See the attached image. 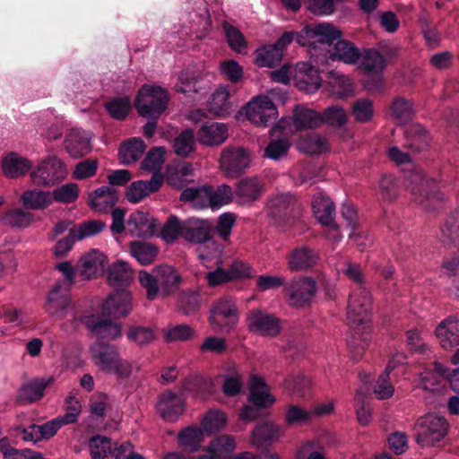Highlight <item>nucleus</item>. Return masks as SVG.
Segmentation results:
<instances>
[{"label": "nucleus", "instance_id": "6", "mask_svg": "<svg viewBox=\"0 0 459 459\" xmlns=\"http://www.w3.org/2000/svg\"><path fill=\"white\" fill-rule=\"evenodd\" d=\"M283 292L289 305L296 308L309 307L316 294V282L306 275L292 277L283 285Z\"/></svg>", "mask_w": 459, "mask_h": 459}, {"label": "nucleus", "instance_id": "52", "mask_svg": "<svg viewBox=\"0 0 459 459\" xmlns=\"http://www.w3.org/2000/svg\"><path fill=\"white\" fill-rule=\"evenodd\" d=\"M222 28L230 48L239 54L247 53V41L241 31L227 22H222Z\"/></svg>", "mask_w": 459, "mask_h": 459}, {"label": "nucleus", "instance_id": "26", "mask_svg": "<svg viewBox=\"0 0 459 459\" xmlns=\"http://www.w3.org/2000/svg\"><path fill=\"white\" fill-rule=\"evenodd\" d=\"M229 136L228 127L225 124L212 122L204 123L197 132L200 143L206 146H217L223 143Z\"/></svg>", "mask_w": 459, "mask_h": 459}, {"label": "nucleus", "instance_id": "37", "mask_svg": "<svg viewBox=\"0 0 459 459\" xmlns=\"http://www.w3.org/2000/svg\"><path fill=\"white\" fill-rule=\"evenodd\" d=\"M295 131L314 129L321 126L319 113L302 105H296L292 114Z\"/></svg>", "mask_w": 459, "mask_h": 459}, {"label": "nucleus", "instance_id": "27", "mask_svg": "<svg viewBox=\"0 0 459 459\" xmlns=\"http://www.w3.org/2000/svg\"><path fill=\"white\" fill-rule=\"evenodd\" d=\"M127 228L133 236L143 238H151L156 229L155 220L149 213L137 211L129 216Z\"/></svg>", "mask_w": 459, "mask_h": 459}, {"label": "nucleus", "instance_id": "21", "mask_svg": "<svg viewBox=\"0 0 459 459\" xmlns=\"http://www.w3.org/2000/svg\"><path fill=\"white\" fill-rule=\"evenodd\" d=\"M183 238L188 242L203 244L212 240V226L208 221L188 218L184 221Z\"/></svg>", "mask_w": 459, "mask_h": 459}, {"label": "nucleus", "instance_id": "34", "mask_svg": "<svg viewBox=\"0 0 459 459\" xmlns=\"http://www.w3.org/2000/svg\"><path fill=\"white\" fill-rule=\"evenodd\" d=\"M404 146L412 152H420L428 148L430 140L427 130L419 124L411 125L403 132Z\"/></svg>", "mask_w": 459, "mask_h": 459}, {"label": "nucleus", "instance_id": "22", "mask_svg": "<svg viewBox=\"0 0 459 459\" xmlns=\"http://www.w3.org/2000/svg\"><path fill=\"white\" fill-rule=\"evenodd\" d=\"M262 190L263 185L257 178H244L233 190L235 201L240 205L249 204L260 197Z\"/></svg>", "mask_w": 459, "mask_h": 459}, {"label": "nucleus", "instance_id": "35", "mask_svg": "<svg viewBox=\"0 0 459 459\" xmlns=\"http://www.w3.org/2000/svg\"><path fill=\"white\" fill-rule=\"evenodd\" d=\"M133 280V272L129 264L118 261L108 267V282L115 290H125Z\"/></svg>", "mask_w": 459, "mask_h": 459}, {"label": "nucleus", "instance_id": "46", "mask_svg": "<svg viewBox=\"0 0 459 459\" xmlns=\"http://www.w3.org/2000/svg\"><path fill=\"white\" fill-rule=\"evenodd\" d=\"M282 56V49L272 44L257 49L255 61L260 67H273L281 61Z\"/></svg>", "mask_w": 459, "mask_h": 459}, {"label": "nucleus", "instance_id": "48", "mask_svg": "<svg viewBox=\"0 0 459 459\" xmlns=\"http://www.w3.org/2000/svg\"><path fill=\"white\" fill-rule=\"evenodd\" d=\"M440 241L446 247H450L459 241V210L453 212L441 229Z\"/></svg>", "mask_w": 459, "mask_h": 459}, {"label": "nucleus", "instance_id": "63", "mask_svg": "<svg viewBox=\"0 0 459 459\" xmlns=\"http://www.w3.org/2000/svg\"><path fill=\"white\" fill-rule=\"evenodd\" d=\"M165 149L163 147H154L151 149L143 160L142 161L141 168L148 171L160 170L164 162Z\"/></svg>", "mask_w": 459, "mask_h": 459}, {"label": "nucleus", "instance_id": "20", "mask_svg": "<svg viewBox=\"0 0 459 459\" xmlns=\"http://www.w3.org/2000/svg\"><path fill=\"white\" fill-rule=\"evenodd\" d=\"M54 381V377L34 378L23 383L18 390L16 403L22 405L32 403L40 400L44 396L46 387Z\"/></svg>", "mask_w": 459, "mask_h": 459}, {"label": "nucleus", "instance_id": "42", "mask_svg": "<svg viewBox=\"0 0 459 459\" xmlns=\"http://www.w3.org/2000/svg\"><path fill=\"white\" fill-rule=\"evenodd\" d=\"M390 113L397 124L403 125L412 118L415 110L411 100L398 96L390 105Z\"/></svg>", "mask_w": 459, "mask_h": 459}, {"label": "nucleus", "instance_id": "10", "mask_svg": "<svg viewBox=\"0 0 459 459\" xmlns=\"http://www.w3.org/2000/svg\"><path fill=\"white\" fill-rule=\"evenodd\" d=\"M246 323L250 333L262 337L274 338L281 331L280 319L273 314L259 308L247 313Z\"/></svg>", "mask_w": 459, "mask_h": 459}, {"label": "nucleus", "instance_id": "28", "mask_svg": "<svg viewBox=\"0 0 459 459\" xmlns=\"http://www.w3.org/2000/svg\"><path fill=\"white\" fill-rule=\"evenodd\" d=\"M90 350L96 365L107 372L112 368L120 355L117 348L108 342H98L92 344Z\"/></svg>", "mask_w": 459, "mask_h": 459}, {"label": "nucleus", "instance_id": "16", "mask_svg": "<svg viewBox=\"0 0 459 459\" xmlns=\"http://www.w3.org/2000/svg\"><path fill=\"white\" fill-rule=\"evenodd\" d=\"M64 147L73 159L82 158L92 150L91 137L83 130L71 129L65 137Z\"/></svg>", "mask_w": 459, "mask_h": 459}, {"label": "nucleus", "instance_id": "31", "mask_svg": "<svg viewBox=\"0 0 459 459\" xmlns=\"http://www.w3.org/2000/svg\"><path fill=\"white\" fill-rule=\"evenodd\" d=\"M436 335L445 350L459 345V319L446 318L436 328Z\"/></svg>", "mask_w": 459, "mask_h": 459}, {"label": "nucleus", "instance_id": "33", "mask_svg": "<svg viewBox=\"0 0 459 459\" xmlns=\"http://www.w3.org/2000/svg\"><path fill=\"white\" fill-rule=\"evenodd\" d=\"M155 277L157 278L160 294L169 296L173 293L182 282V278L178 272L172 266L162 264L154 267Z\"/></svg>", "mask_w": 459, "mask_h": 459}, {"label": "nucleus", "instance_id": "29", "mask_svg": "<svg viewBox=\"0 0 459 459\" xmlns=\"http://www.w3.org/2000/svg\"><path fill=\"white\" fill-rule=\"evenodd\" d=\"M281 434V428L272 421H263L257 424L251 433V443L257 448L278 440Z\"/></svg>", "mask_w": 459, "mask_h": 459}, {"label": "nucleus", "instance_id": "8", "mask_svg": "<svg viewBox=\"0 0 459 459\" xmlns=\"http://www.w3.org/2000/svg\"><path fill=\"white\" fill-rule=\"evenodd\" d=\"M252 162V152L242 146H229L222 150L220 168L228 178L242 175Z\"/></svg>", "mask_w": 459, "mask_h": 459}, {"label": "nucleus", "instance_id": "64", "mask_svg": "<svg viewBox=\"0 0 459 459\" xmlns=\"http://www.w3.org/2000/svg\"><path fill=\"white\" fill-rule=\"evenodd\" d=\"M212 383L210 380L198 376H190L186 377L182 383L181 393L191 392L194 394H203L208 392L211 388Z\"/></svg>", "mask_w": 459, "mask_h": 459}, {"label": "nucleus", "instance_id": "50", "mask_svg": "<svg viewBox=\"0 0 459 459\" xmlns=\"http://www.w3.org/2000/svg\"><path fill=\"white\" fill-rule=\"evenodd\" d=\"M360 60V67L366 72L381 73L385 66V57L375 48L366 49Z\"/></svg>", "mask_w": 459, "mask_h": 459}, {"label": "nucleus", "instance_id": "60", "mask_svg": "<svg viewBox=\"0 0 459 459\" xmlns=\"http://www.w3.org/2000/svg\"><path fill=\"white\" fill-rule=\"evenodd\" d=\"M351 114L356 121L359 123L369 122L374 114L373 101L369 99H359L351 108Z\"/></svg>", "mask_w": 459, "mask_h": 459}, {"label": "nucleus", "instance_id": "61", "mask_svg": "<svg viewBox=\"0 0 459 459\" xmlns=\"http://www.w3.org/2000/svg\"><path fill=\"white\" fill-rule=\"evenodd\" d=\"M138 278L142 287L146 290V298L149 300H153L158 294L160 293V288L155 277L154 268H152L150 273L144 270L140 271Z\"/></svg>", "mask_w": 459, "mask_h": 459}, {"label": "nucleus", "instance_id": "2", "mask_svg": "<svg viewBox=\"0 0 459 459\" xmlns=\"http://www.w3.org/2000/svg\"><path fill=\"white\" fill-rule=\"evenodd\" d=\"M169 100L165 88L144 84L138 91L134 107L141 117L158 119L166 110Z\"/></svg>", "mask_w": 459, "mask_h": 459}, {"label": "nucleus", "instance_id": "44", "mask_svg": "<svg viewBox=\"0 0 459 459\" xmlns=\"http://www.w3.org/2000/svg\"><path fill=\"white\" fill-rule=\"evenodd\" d=\"M321 125L325 124L334 128H341L346 125L348 116L345 109L339 104L331 105L320 114Z\"/></svg>", "mask_w": 459, "mask_h": 459}, {"label": "nucleus", "instance_id": "51", "mask_svg": "<svg viewBox=\"0 0 459 459\" xmlns=\"http://www.w3.org/2000/svg\"><path fill=\"white\" fill-rule=\"evenodd\" d=\"M131 255L142 264L152 263L157 255V247L146 242H133L130 245Z\"/></svg>", "mask_w": 459, "mask_h": 459}, {"label": "nucleus", "instance_id": "56", "mask_svg": "<svg viewBox=\"0 0 459 459\" xmlns=\"http://www.w3.org/2000/svg\"><path fill=\"white\" fill-rule=\"evenodd\" d=\"M194 131L185 129L174 140V152L178 156L187 157L194 151Z\"/></svg>", "mask_w": 459, "mask_h": 459}, {"label": "nucleus", "instance_id": "36", "mask_svg": "<svg viewBox=\"0 0 459 459\" xmlns=\"http://www.w3.org/2000/svg\"><path fill=\"white\" fill-rule=\"evenodd\" d=\"M32 167V163L27 158L18 155L16 152H9L2 160L1 169L6 178H16L26 174Z\"/></svg>", "mask_w": 459, "mask_h": 459}, {"label": "nucleus", "instance_id": "53", "mask_svg": "<svg viewBox=\"0 0 459 459\" xmlns=\"http://www.w3.org/2000/svg\"><path fill=\"white\" fill-rule=\"evenodd\" d=\"M89 449L92 459H105L112 452L111 439L101 435L91 437Z\"/></svg>", "mask_w": 459, "mask_h": 459}, {"label": "nucleus", "instance_id": "19", "mask_svg": "<svg viewBox=\"0 0 459 459\" xmlns=\"http://www.w3.org/2000/svg\"><path fill=\"white\" fill-rule=\"evenodd\" d=\"M295 84L299 91L312 94L321 86L318 68L308 63L298 65L295 73Z\"/></svg>", "mask_w": 459, "mask_h": 459}, {"label": "nucleus", "instance_id": "39", "mask_svg": "<svg viewBox=\"0 0 459 459\" xmlns=\"http://www.w3.org/2000/svg\"><path fill=\"white\" fill-rule=\"evenodd\" d=\"M200 289H187L181 290L178 295V309L185 316H193L198 313L201 307Z\"/></svg>", "mask_w": 459, "mask_h": 459}, {"label": "nucleus", "instance_id": "62", "mask_svg": "<svg viewBox=\"0 0 459 459\" xmlns=\"http://www.w3.org/2000/svg\"><path fill=\"white\" fill-rule=\"evenodd\" d=\"M313 416L303 407L297 404H290L285 414V422L289 426L301 425L308 422Z\"/></svg>", "mask_w": 459, "mask_h": 459}, {"label": "nucleus", "instance_id": "15", "mask_svg": "<svg viewBox=\"0 0 459 459\" xmlns=\"http://www.w3.org/2000/svg\"><path fill=\"white\" fill-rule=\"evenodd\" d=\"M312 209L316 218L322 225L330 227L333 230L339 233V226L334 221L335 205L328 196L321 192L315 194L312 201ZM341 238V235L337 234L336 241H339Z\"/></svg>", "mask_w": 459, "mask_h": 459}, {"label": "nucleus", "instance_id": "9", "mask_svg": "<svg viewBox=\"0 0 459 459\" xmlns=\"http://www.w3.org/2000/svg\"><path fill=\"white\" fill-rule=\"evenodd\" d=\"M372 295L367 287L353 288L348 299L347 319L350 324H365L372 309Z\"/></svg>", "mask_w": 459, "mask_h": 459}, {"label": "nucleus", "instance_id": "25", "mask_svg": "<svg viewBox=\"0 0 459 459\" xmlns=\"http://www.w3.org/2000/svg\"><path fill=\"white\" fill-rule=\"evenodd\" d=\"M59 313L68 308L71 304L70 290L75 283V270L67 261L59 263Z\"/></svg>", "mask_w": 459, "mask_h": 459}, {"label": "nucleus", "instance_id": "5", "mask_svg": "<svg viewBox=\"0 0 459 459\" xmlns=\"http://www.w3.org/2000/svg\"><path fill=\"white\" fill-rule=\"evenodd\" d=\"M409 188L415 200L427 211L437 210L445 198L444 194L437 190L433 180L424 178L419 173L408 178Z\"/></svg>", "mask_w": 459, "mask_h": 459}, {"label": "nucleus", "instance_id": "57", "mask_svg": "<svg viewBox=\"0 0 459 459\" xmlns=\"http://www.w3.org/2000/svg\"><path fill=\"white\" fill-rule=\"evenodd\" d=\"M163 334L167 342H186L194 337L195 332L188 325L181 324L168 326Z\"/></svg>", "mask_w": 459, "mask_h": 459}, {"label": "nucleus", "instance_id": "11", "mask_svg": "<svg viewBox=\"0 0 459 459\" xmlns=\"http://www.w3.org/2000/svg\"><path fill=\"white\" fill-rule=\"evenodd\" d=\"M134 300L126 290H115L110 293L100 306L103 317L119 319L128 316L134 310Z\"/></svg>", "mask_w": 459, "mask_h": 459}, {"label": "nucleus", "instance_id": "17", "mask_svg": "<svg viewBox=\"0 0 459 459\" xmlns=\"http://www.w3.org/2000/svg\"><path fill=\"white\" fill-rule=\"evenodd\" d=\"M112 318L90 316L83 318L85 327L99 339H116L121 335V325Z\"/></svg>", "mask_w": 459, "mask_h": 459}, {"label": "nucleus", "instance_id": "14", "mask_svg": "<svg viewBox=\"0 0 459 459\" xmlns=\"http://www.w3.org/2000/svg\"><path fill=\"white\" fill-rule=\"evenodd\" d=\"M319 259V254L314 247L299 245L287 255V268L291 273L308 271L318 264Z\"/></svg>", "mask_w": 459, "mask_h": 459}, {"label": "nucleus", "instance_id": "18", "mask_svg": "<svg viewBox=\"0 0 459 459\" xmlns=\"http://www.w3.org/2000/svg\"><path fill=\"white\" fill-rule=\"evenodd\" d=\"M162 183V174L153 173L150 180H137L131 183L126 190V197L130 203H139L149 194L158 191Z\"/></svg>", "mask_w": 459, "mask_h": 459}, {"label": "nucleus", "instance_id": "41", "mask_svg": "<svg viewBox=\"0 0 459 459\" xmlns=\"http://www.w3.org/2000/svg\"><path fill=\"white\" fill-rule=\"evenodd\" d=\"M230 91L226 87L217 89L211 96L208 102V110L217 117L230 115L231 105L229 101Z\"/></svg>", "mask_w": 459, "mask_h": 459}, {"label": "nucleus", "instance_id": "13", "mask_svg": "<svg viewBox=\"0 0 459 459\" xmlns=\"http://www.w3.org/2000/svg\"><path fill=\"white\" fill-rule=\"evenodd\" d=\"M185 409V398L182 393H175L171 389L164 391L156 403V410L166 422H175Z\"/></svg>", "mask_w": 459, "mask_h": 459}, {"label": "nucleus", "instance_id": "3", "mask_svg": "<svg viewBox=\"0 0 459 459\" xmlns=\"http://www.w3.org/2000/svg\"><path fill=\"white\" fill-rule=\"evenodd\" d=\"M415 441L420 446H432L440 442L447 434L448 423L440 415L426 414L415 423Z\"/></svg>", "mask_w": 459, "mask_h": 459}, {"label": "nucleus", "instance_id": "12", "mask_svg": "<svg viewBox=\"0 0 459 459\" xmlns=\"http://www.w3.org/2000/svg\"><path fill=\"white\" fill-rule=\"evenodd\" d=\"M246 115L249 121L259 126H268L275 121L278 111L268 96H256L246 106Z\"/></svg>", "mask_w": 459, "mask_h": 459}, {"label": "nucleus", "instance_id": "47", "mask_svg": "<svg viewBox=\"0 0 459 459\" xmlns=\"http://www.w3.org/2000/svg\"><path fill=\"white\" fill-rule=\"evenodd\" d=\"M202 435L203 432L201 429L187 427L178 434V445L185 451L190 453L197 452L200 449Z\"/></svg>", "mask_w": 459, "mask_h": 459}, {"label": "nucleus", "instance_id": "55", "mask_svg": "<svg viewBox=\"0 0 459 459\" xmlns=\"http://www.w3.org/2000/svg\"><path fill=\"white\" fill-rule=\"evenodd\" d=\"M184 221L176 215H170L161 228L160 237L167 243H173L179 237L183 238Z\"/></svg>", "mask_w": 459, "mask_h": 459}, {"label": "nucleus", "instance_id": "45", "mask_svg": "<svg viewBox=\"0 0 459 459\" xmlns=\"http://www.w3.org/2000/svg\"><path fill=\"white\" fill-rule=\"evenodd\" d=\"M235 198L232 188L227 184L218 186L216 189L208 186V203L212 209H219L229 204Z\"/></svg>", "mask_w": 459, "mask_h": 459}, {"label": "nucleus", "instance_id": "38", "mask_svg": "<svg viewBox=\"0 0 459 459\" xmlns=\"http://www.w3.org/2000/svg\"><path fill=\"white\" fill-rule=\"evenodd\" d=\"M35 220V215L22 208L11 209L0 217V221L10 228L24 230L30 227Z\"/></svg>", "mask_w": 459, "mask_h": 459}, {"label": "nucleus", "instance_id": "30", "mask_svg": "<svg viewBox=\"0 0 459 459\" xmlns=\"http://www.w3.org/2000/svg\"><path fill=\"white\" fill-rule=\"evenodd\" d=\"M106 255L97 249L86 253L81 258V275L83 280H91L102 274Z\"/></svg>", "mask_w": 459, "mask_h": 459}, {"label": "nucleus", "instance_id": "40", "mask_svg": "<svg viewBox=\"0 0 459 459\" xmlns=\"http://www.w3.org/2000/svg\"><path fill=\"white\" fill-rule=\"evenodd\" d=\"M145 148V143L141 138L127 140L119 148L120 163L129 165L135 162L143 154Z\"/></svg>", "mask_w": 459, "mask_h": 459}, {"label": "nucleus", "instance_id": "7", "mask_svg": "<svg viewBox=\"0 0 459 459\" xmlns=\"http://www.w3.org/2000/svg\"><path fill=\"white\" fill-rule=\"evenodd\" d=\"M238 322L236 303L229 297L215 300L210 308L209 323L214 332H230Z\"/></svg>", "mask_w": 459, "mask_h": 459}, {"label": "nucleus", "instance_id": "59", "mask_svg": "<svg viewBox=\"0 0 459 459\" xmlns=\"http://www.w3.org/2000/svg\"><path fill=\"white\" fill-rule=\"evenodd\" d=\"M99 169L97 159H85L74 165L72 177L75 180H84L94 177Z\"/></svg>", "mask_w": 459, "mask_h": 459}, {"label": "nucleus", "instance_id": "43", "mask_svg": "<svg viewBox=\"0 0 459 459\" xmlns=\"http://www.w3.org/2000/svg\"><path fill=\"white\" fill-rule=\"evenodd\" d=\"M179 200L190 203L197 209L208 208V186H189L181 192Z\"/></svg>", "mask_w": 459, "mask_h": 459}, {"label": "nucleus", "instance_id": "54", "mask_svg": "<svg viewBox=\"0 0 459 459\" xmlns=\"http://www.w3.org/2000/svg\"><path fill=\"white\" fill-rule=\"evenodd\" d=\"M110 117L117 120H124L131 108V99L128 96L114 98L105 103Z\"/></svg>", "mask_w": 459, "mask_h": 459}, {"label": "nucleus", "instance_id": "58", "mask_svg": "<svg viewBox=\"0 0 459 459\" xmlns=\"http://www.w3.org/2000/svg\"><path fill=\"white\" fill-rule=\"evenodd\" d=\"M126 335L130 342L141 347L151 343L155 339L152 328L142 325L130 326Z\"/></svg>", "mask_w": 459, "mask_h": 459}, {"label": "nucleus", "instance_id": "49", "mask_svg": "<svg viewBox=\"0 0 459 459\" xmlns=\"http://www.w3.org/2000/svg\"><path fill=\"white\" fill-rule=\"evenodd\" d=\"M290 147V142L286 137H272L264 150L263 157L280 160L287 156Z\"/></svg>", "mask_w": 459, "mask_h": 459}, {"label": "nucleus", "instance_id": "32", "mask_svg": "<svg viewBox=\"0 0 459 459\" xmlns=\"http://www.w3.org/2000/svg\"><path fill=\"white\" fill-rule=\"evenodd\" d=\"M34 184L44 186H55L57 181V160L55 155L46 158L30 174Z\"/></svg>", "mask_w": 459, "mask_h": 459}, {"label": "nucleus", "instance_id": "1", "mask_svg": "<svg viewBox=\"0 0 459 459\" xmlns=\"http://www.w3.org/2000/svg\"><path fill=\"white\" fill-rule=\"evenodd\" d=\"M341 38L342 32L338 27L329 22H319L305 26L297 41L302 46H308L311 59L318 65L326 63V51H330Z\"/></svg>", "mask_w": 459, "mask_h": 459}, {"label": "nucleus", "instance_id": "4", "mask_svg": "<svg viewBox=\"0 0 459 459\" xmlns=\"http://www.w3.org/2000/svg\"><path fill=\"white\" fill-rule=\"evenodd\" d=\"M268 216L275 225L281 226L290 219L298 217L300 204L291 192H279L272 195L267 201Z\"/></svg>", "mask_w": 459, "mask_h": 459}, {"label": "nucleus", "instance_id": "24", "mask_svg": "<svg viewBox=\"0 0 459 459\" xmlns=\"http://www.w3.org/2000/svg\"><path fill=\"white\" fill-rule=\"evenodd\" d=\"M53 200L57 201V187L51 192L28 189L20 196L22 207L27 210H42L48 206Z\"/></svg>", "mask_w": 459, "mask_h": 459}, {"label": "nucleus", "instance_id": "23", "mask_svg": "<svg viewBox=\"0 0 459 459\" xmlns=\"http://www.w3.org/2000/svg\"><path fill=\"white\" fill-rule=\"evenodd\" d=\"M361 57V53L352 42L342 39H337L330 51H326V62L330 60H338L346 65H355Z\"/></svg>", "mask_w": 459, "mask_h": 459}]
</instances>
